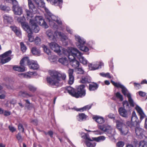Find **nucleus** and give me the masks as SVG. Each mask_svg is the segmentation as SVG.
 Wrapping results in <instances>:
<instances>
[{
  "instance_id": "obj_1",
  "label": "nucleus",
  "mask_w": 147,
  "mask_h": 147,
  "mask_svg": "<svg viewBox=\"0 0 147 147\" xmlns=\"http://www.w3.org/2000/svg\"><path fill=\"white\" fill-rule=\"evenodd\" d=\"M48 72L50 77H47V80L48 83L52 86L57 87L61 86L66 78L65 73L55 70H50Z\"/></svg>"
},
{
  "instance_id": "obj_2",
  "label": "nucleus",
  "mask_w": 147,
  "mask_h": 147,
  "mask_svg": "<svg viewBox=\"0 0 147 147\" xmlns=\"http://www.w3.org/2000/svg\"><path fill=\"white\" fill-rule=\"evenodd\" d=\"M76 51V49L71 48L70 51L68 52V58L70 62V65L74 68H77L79 66L80 63L76 59V58H77V56H75L74 55L76 53L74 51Z\"/></svg>"
},
{
  "instance_id": "obj_3",
  "label": "nucleus",
  "mask_w": 147,
  "mask_h": 147,
  "mask_svg": "<svg viewBox=\"0 0 147 147\" xmlns=\"http://www.w3.org/2000/svg\"><path fill=\"white\" fill-rule=\"evenodd\" d=\"M128 101L124 100L123 102V107L129 110L131 109V107H134L135 106V103L132 99L130 94H129L127 95Z\"/></svg>"
},
{
  "instance_id": "obj_4",
  "label": "nucleus",
  "mask_w": 147,
  "mask_h": 147,
  "mask_svg": "<svg viewBox=\"0 0 147 147\" xmlns=\"http://www.w3.org/2000/svg\"><path fill=\"white\" fill-rule=\"evenodd\" d=\"M75 38L76 40L78 42L76 44V45L80 50L84 52H87L88 51L89 49L86 46H84L85 41L83 39H82L79 36H76Z\"/></svg>"
},
{
  "instance_id": "obj_5",
  "label": "nucleus",
  "mask_w": 147,
  "mask_h": 147,
  "mask_svg": "<svg viewBox=\"0 0 147 147\" xmlns=\"http://www.w3.org/2000/svg\"><path fill=\"white\" fill-rule=\"evenodd\" d=\"M25 63H26L30 69L35 70L38 69L39 66L36 62L34 61H30L29 57H25L23 58Z\"/></svg>"
},
{
  "instance_id": "obj_6",
  "label": "nucleus",
  "mask_w": 147,
  "mask_h": 147,
  "mask_svg": "<svg viewBox=\"0 0 147 147\" xmlns=\"http://www.w3.org/2000/svg\"><path fill=\"white\" fill-rule=\"evenodd\" d=\"M85 87V85L84 84L80 85L78 87L75 95L76 98L82 97L85 95L86 90L84 89Z\"/></svg>"
},
{
  "instance_id": "obj_7",
  "label": "nucleus",
  "mask_w": 147,
  "mask_h": 147,
  "mask_svg": "<svg viewBox=\"0 0 147 147\" xmlns=\"http://www.w3.org/2000/svg\"><path fill=\"white\" fill-rule=\"evenodd\" d=\"M94 138H90L89 136L86 135L84 139L86 140L85 143L86 146L88 147H95L96 144V143L94 142V140H93Z\"/></svg>"
},
{
  "instance_id": "obj_8",
  "label": "nucleus",
  "mask_w": 147,
  "mask_h": 147,
  "mask_svg": "<svg viewBox=\"0 0 147 147\" xmlns=\"http://www.w3.org/2000/svg\"><path fill=\"white\" fill-rule=\"evenodd\" d=\"M24 61L23 60V58L21 60L20 62V66L14 65L13 67V69L15 71H18V72H24L25 71V68L24 66Z\"/></svg>"
},
{
  "instance_id": "obj_9",
  "label": "nucleus",
  "mask_w": 147,
  "mask_h": 147,
  "mask_svg": "<svg viewBox=\"0 0 147 147\" xmlns=\"http://www.w3.org/2000/svg\"><path fill=\"white\" fill-rule=\"evenodd\" d=\"M35 22L40 26L43 27L45 28H48V26L41 16H36L35 17Z\"/></svg>"
},
{
  "instance_id": "obj_10",
  "label": "nucleus",
  "mask_w": 147,
  "mask_h": 147,
  "mask_svg": "<svg viewBox=\"0 0 147 147\" xmlns=\"http://www.w3.org/2000/svg\"><path fill=\"white\" fill-rule=\"evenodd\" d=\"M76 53V54L74 55L75 56H77V58L79 59L80 62L84 65H86L87 63V61L84 57L82 55L81 53L76 49V51H74Z\"/></svg>"
},
{
  "instance_id": "obj_11",
  "label": "nucleus",
  "mask_w": 147,
  "mask_h": 147,
  "mask_svg": "<svg viewBox=\"0 0 147 147\" xmlns=\"http://www.w3.org/2000/svg\"><path fill=\"white\" fill-rule=\"evenodd\" d=\"M135 132L136 135L140 139L146 138L144 134L146 132L143 129L139 127H136L135 128Z\"/></svg>"
},
{
  "instance_id": "obj_12",
  "label": "nucleus",
  "mask_w": 147,
  "mask_h": 147,
  "mask_svg": "<svg viewBox=\"0 0 147 147\" xmlns=\"http://www.w3.org/2000/svg\"><path fill=\"white\" fill-rule=\"evenodd\" d=\"M49 46L51 49L54 51L59 54L60 53L61 51L60 49V47L57 43L55 42H51L50 43Z\"/></svg>"
},
{
  "instance_id": "obj_13",
  "label": "nucleus",
  "mask_w": 147,
  "mask_h": 147,
  "mask_svg": "<svg viewBox=\"0 0 147 147\" xmlns=\"http://www.w3.org/2000/svg\"><path fill=\"white\" fill-rule=\"evenodd\" d=\"M30 23L31 26V30L35 33H38L39 30V28L35 21L34 20L30 19Z\"/></svg>"
},
{
  "instance_id": "obj_14",
  "label": "nucleus",
  "mask_w": 147,
  "mask_h": 147,
  "mask_svg": "<svg viewBox=\"0 0 147 147\" xmlns=\"http://www.w3.org/2000/svg\"><path fill=\"white\" fill-rule=\"evenodd\" d=\"M13 10L16 15H21L22 13V9L21 7L18 5V2L16 3L13 4Z\"/></svg>"
},
{
  "instance_id": "obj_15",
  "label": "nucleus",
  "mask_w": 147,
  "mask_h": 147,
  "mask_svg": "<svg viewBox=\"0 0 147 147\" xmlns=\"http://www.w3.org/2000/svg\"><path fill=\"white\" fill-rule=\"evenodd\" d=\"M74 72V70L73 69H69L68 71V74L69 77L68 82L70 84H72L74 82V77L73 75Z\"/></svg>"
},
{
  "instance_id": "obj_16",
  "label": "nucleus",
  "mask_w": 147,
  "mask_h": 147,
  "mask_svg": "<svg viewBox=\"0 0 147 147\" xmlns=\"http://www.w3.org/2000/svg\"><path fill=\"white\" fill-rule=\"evenodd\" d=\"M125 108L123 107H120L118 109V112L121 116L125 118H127L128 117L127 111Z\"/></svg>"
},
{
  "instance_id": "obj_17",
  "label": "nucleus",
  "mask_w": 147,
  "mask_h": 147,
  "mask_svg": "<svg viewBox=\"0 0 147 147\" xmlns=\"http://www.w3.org/2000/svg\"><path fill=\"white\" fill-rule=\"evenodd\" d=\"M55 34L57 37L60 38L61 40L62 41H63L67 39V36L63 32L56 31L55 32Z\"/></svg>"
},
{
  "instance_id": "obj_18",
  "label": "nucleus",
  "mask_w": 147,
  "mask_h": 147,
  "mask_svg": "<svg viewBox=\"0 0 147 147\" xmlns=\"http://www.w3.org/2000/svg\"><path fill=\"white\" fill-rule=\"evenodd\" d=\"M0 59H1V62L2 64H4L8 62L11 59L10 57H7L6 55H5V53H4L0 56Z\"/></svg>"
},
{
  "instance_id": "obj_19",
  "label": "nucleus",
  "mask_w": 147,
  "mask_h": 147,
  "mask_svg": "<svg viewBox=\"0 0 147 147\" xmlns=\"http://www.w3.org/2000/svg\"><path fill=\"white\" fill-rule=\"evenodd\" d=\"M98 87V85L96 83L91 82L89 85L88 89L90 91H94L96 90Z\"/></svg>"
},
{
  "instance_id": "obj_20",
  "label": "nucleus",
  "mask_w": 147,
  "mask_h": 147,
  "mask_svg": "<svg viewBox=\"0 0 147 147\" xmlns=\"http://www.w3.org/2000/svg\"><path fill=\"white\" fill-rule=\"evenodd\" d=\"M28 6L29 9L32 13H35L37 9L34 4L32 3L31 0H28Z\"/></svg>"
},
{
  "instance_id": "obj_21",
  "label": "nucleus",
  "mask_w": 147,
  "mask_h": 147,
  "mask_svg": "<svg viewBox=\"0 0 147 147\" xmlns=\"http://www.w3.org/2000/svg\"><path fill=\"white\" fill-rule=\"evenodd\" d=\"M90 79L87 76H83L80 78V82L83 84H89L91 82Z\"/></svg>"
},
{
  "instance_id": "obj_22",
  "label": "nucleus",
  "mask_w": 147,
  "mask_h": 147,
  "mask_svg": "<svg viewBox=\"0 0 147 147\" xmlns=\"http://www.w3.org/2000/svg\"><path fill=\"white\" fill-rule=\"evenodd\" d=\"M87 118V116L84 113H79L76 116L77 120L79 121H82L86 120Z\"/></svg>"
},
{
  "instance_id": "obj_23",
  "label": "nucleus",
  "mask_w": 147,
  "mask_h": 147,
  "mask_svg": "<svg viewBox=\"0 0 147 147\" xmlns=\"http://www.w3.org/2000/svg\"><path fill=\"white\" fill-rule=\"evenodd\" d=\"M10 28L18 36H21V31L19 28L15 26H11Z\"/></svg>"
},
{
  "instance_id": "obj_24",
  "label": "nucleus",
  "mask_w": 147,
  "mask_h": 147,
  "mask_svg": "<svg viewBox=\"0 0 147 147\" xmlns=\"http://www.w3.org/2000/svg\"><path fill=\"white\" fill-rule=\"evenodd\" d=\"M136 109L140 116V119L142 120L144 117V114L141 108L138 106H137Z\"/></svg>"
},
{
  "instance_id": "obj_25",
  "label": "nucleus",
  "mask_w": 147,
  "mask_h": 147,
  "mask_svg": "<svg viewBox=\"0 0 147 147\" xmlns=\"http://www.w3.org/2000/svg\"><path fill=\"white\" fill-rule=\"evenodd\" d=\"M3 18L4 22L11 23L13 21L12 18L10 16L5 14L3 15Z\"/></svg>"
},
{
  "instance_id": "obj_26",
  "label": "nucleus",
  "mask_w": 147,
  "mask_h": 147,
  "mask_svg": "<svg viewBox=\"0 0 147 147\" xmlns=\"http://www.w3.org/2000/svg\"><path fill=\"white\" fill-rule=\"evenodd\" d=\"M66 90L69 94L71 96L75 97V96L76 94L75 90L71 87H67L66 88Z\"/></svg>"
},
{
  "instance_id": "obj_27",
  "label": "nucleus",
  "mask_w": 147,
  "mask_h": 147,
  "mask_svg": "<svg viewBox=\"0 0 147 147\" xmlns=\"http://www.w3.org/2000/svg\"><path fill=\"white\" fill-rule=\"evenodd\" d=\"M121 135H127L129 131L128 128L125 125L119 130Z\"/></svg>"
},
{
  "instance_id": "obj_28",
  "label": "nucleus",
  "mask_w": 147,
  "mask_h": 147,
  "mask_svg": "<svg viewBox=\"0 0 147 147\" xmlns=\"http://www.w3.org/2000/svg\"><path fill=\"white\" fill-rule=\"evenodd\" d=\"M51 2L53 3V5L59 6L60 8L62 7L63 2L62 0H52Z\"/></svg>"
},
{
  "instance_id": "obj_29",
  "label": "nucleus",
  "mask_w": 147,
  "mask_h": 147,
  "mask_svg": "<svg viewBox=\"0 0 147 147\" xmlns=\"http://www.w3.org/2000/svg\"><path fill=\"white\" fill-rule=\"evenodd\" d=\"M46 34L50 39L54 40L55 36L54 35L53 31L51 30H48L46 32Z\"/></svg>"
},
{
  "instance_id": "obj_30",
  "label": "nucleus",
  "mask_w": 147,
  "mask_h": 147,
  "mask_svg": "<svg viewBox=\"0 0 147 147\" xmlns=\"http://www.w3.org/2000/svg\"><path fill=\"white\" fill-rule=\"evenodd\" d=\"M31 51L32 53L34 55L38 56H39L40 55V50L35 47H32L31 49Z\"/></svg>"
},
{
  "instance_id": "obj_31",
  "label": "nucleus",
  "mask_w": 147,
  "mask_h": 147,
  "mask_svg": "<svg viewBox=\"0 0 147 147\" xmlns=\"http://www.w3.org/2000/svg\"><path fill=\"white\" fill-rule=\"evenodd\" d=\"M93 119H94L96 121L100 124L104 122V118L98 116H95L93 117Z\"/></svg>"
},
{
  "instance_id": "obj_32",
  "label": "nucleus",
  "mask_w": 147,
  "mask_h": 147,
  "mask_svg": "<svg viewBox=\"0 0 147 147\" xmlns=\"http://www.w3.org/2000/svg\"><path fill=\"white\" fill-rule=\"evenodd\" d=\"M131 121L136 123V124L138 123V120L136 115V113L134 111L133 112L132 115L131 117Z\"/></svg>"
},
{
  "instance_id": "obj_33",
  "label": "nucleus",
  "mask_w": 147,
  "mask_h": 147,
  "mask_svg": "<svg viewBox=\"0 0 147 147\" xmlns=\"http://www.w3.org/2000/svg\"><path fill=\"white\" fill-rule=\"evenodd\" d=\"M24 29L27 32V33L31 32L32 30L29 26L28 24L26 22L21 25Z\"/></svg>"
},
{
  "instance_id": "obj_34",
  "label": "nucleus",
  "mask_w": 147,
  "mask_h": 147,
  "mask_svg": "<svg viewBox=\"0 0 147 147\" xmlns=\"http://www.w3.org/2000/svg\"><path fill=\"white\" fill-rule=\"evenodd\" d=\"M98 128L101 130L105 132H109V129L108 127L104 125H101L98 126Z\"/></svg>"
},
{
  "instance_id": "obj_35",
  "label": "nucleus",
  "mask_w": 147,
  "mask_h": 147,
  "mask_svg": "<svg viewBox=\"0 0 147 147\" xmlns=\"http://www.w3.org/2000/svg\"><path fill=\"white\" fill-rule=\"evenodd\" d=\"M59 61L64 65H67L68 64L67 60L65 57L59 58Z\"/></svg>"
},
{
  "instance_id": "obj_36",
  "label": "nucleus",
  "mask_w": 147,
  "mask_h": 147,
  "mask_svg": "<svg viewBox=\"0 0 147 147\" xmlns=\"http://www.w3.org/2000/svg\"><path fill=\"white\" fill-rule=\"evenodd\" d=\"M29 90L33 92H35L37 89V88L31 84L28 85L26 86Z\"/></svg>"
},
{
  "instance_id": "obj_37",
  "label": "nucleus",
  "mask_w": 147,
  "mask_h": 147,
  "mask_svg": "<svg viewBox=\"0 0 147 147\" xmlns=\"http://www.w3.org/2000/svg\"><path fill=\"white\" fill-rule=\"evenodd\" d=\"M0 8L1 10L6 12H8L10 10L9 7L3 5H0Z\"/></svg>"
},
{
  "instance_id": "obj_38",
  "label": "nucleus",
  "mask_w": 147,
  "mask_h": 147,
  "mask_svg": "<svg viewBox=\"0 0 147 147\" xmlns=\"http://www.w3.org/2000/svg\"><path fill=\"white\" fill-rule=\"evenodd\" d=\"M116 123L117 128L118 130L122 128L124 126H123V123L119 120H117Z\"/></svg>"
},
{
  "instance_id": "obj_39",
  "label": "nucleus",
  "mask_w": 147,
  "mask_h": 147,
  "mask_svg": "<svg viewBox=\"0 0 147 147\" xmlns=\"http://www.w3.org/2000/svg\"><path fill=\"white\" fill-rule=\"evenodd\" d=\"M111 82L113 86L117 88H120L121 89V88L124 86L123 85L121 84L120 83H119L115 82L113 80L111 81Z\"/></svg>"
},
{
  "instance_id": "obj_40",
  "label": "nucleus",
  "mask_w": 147,
  "mask_h": 147,
  "mask_svg": "<svg viewBox=\"0 0 147 147\" xmlns=\"http://www.w3.org/2000/svg\"><path fill=\"white\" fill-rule=\"evenodd\" d=\"M16 138L19 142L21 143L23 140V138L20 133H18L16 136Z\"/></svg>"
},
{
  "instance_id": "obj_41",
  "label": "nucleus",
  "mask_w": 147,
  "mask_h": 147,
  "mask_svg": "<svg viewBox=\"0 0 147 147\" xmlns=\"http://www.w3.org/2000/svg\"><path fill=\"white\" fill-rule=\"evenodd\" d=\"M42 47L43 48L44 52L48 55H51V51L48 47L45 45H42Z\"/></svg>"
},
{
  "instance_id": "obj_42",
  "label": "nucleus",
  "mask_w": 147,
  "mask_h": 147,
  "mask_svg": "<svg viewBox=\"0 0 147 147\" xmlns=\"http://www.w3.org/2000/svg\"><path fill=\"white\" fill-rule=\"evenodd\" d=\"M17 20L19 22L21 23V25L26 22V19L24 16L18 18Z\"/></svg>"
},
{
  "instance_id": "obj_43",
  "label": "nucleus",
  "mask_w": 147,
  "mask_h": 147,
  "mask_svg": "<svg viewBox=\"0 0 147 147\" xmlns=\"http://www.w3.org/2000/svg\"><path fill=\"white\" fill-rule=\"evenodd\" d=\"M105 139V138L104 136H102L96 138H94L93 140L97 142H99L100 140H104Z\"/></svg>"
},
{
  "instance_id": "obj_44",
  "label": "nucleus",
  "mask_w": 147,
  "mask_h": 147,
  "mask_svg": "<svg viewBox=\"0 0 147 147\" xmlns=\"http://www.w3.org/2000/svg\"><path fill=\"white\" fill-rule=\"evenodd\" d=\"M121 89L122 93L125 96H127V94L130 93L128 92L127 89L124 86L122 88H121Z\"/></svg>"
},
{
  "instance_id": "obj_45",
  "label": "nucleus",
  "mask_w": 147,
  "mask_h": 147,
  "mask_svg": "<svg viewBox=\"0 0 147 147\" xmlns=\"http://www.w3.org/2000/svg\"><path fill=\"white\" fill-rule=\"evenodd\" d=\"M20 44L21 50L23 53L25 52L27 49L26 46L24 44V43L22 42L20 43Z\"/></svg>"
},
{
  "instance_id": "obj_46",
  "label": "nucleus",
  "mask_w": 147,
  "mask_h": 147,
  "mask_svg": "<svg viewBox=\"0 0 147 147\" xmlns=\"http://www.w3.org/2000/svg\"><path fill=\"white\" fill-rule=\"evenodd\" d=\"M28 33V40L31 42H32L34 40V38L32 35V31L31 32Z\"/></svg>"
},
{
  "instance_id": "obj_47",
  "label": "nucleus",
  "mask_w": 147,
  "mask_h": 147,
  "mask_svg": "<svg viewBox=\"0 0 147 147\" xmlns=\"http://www.w3.org/2000/svg\"><path fill=\"white\" fill-rule=\"evenodd\" d=\"M115 96L116 97L119 99L121 101H123V98L122 95L119 92H117L115 93Z\"/></svg>"
},
{
  "instance_id": "obj_48",
  "label": "nucleus",
  "mask_w": 147,
  "mask_h": 147,
  "mask_svg": "<svg viewBox=\"0 0 147 147\" xmlns=\"http://www.w3.org/2000/svg\"><path fill=\"white\" fill-rule=\"evenodd\" d=\"M56 18H56V17L53 15H52L50 17V18H48L50 24L51 25L52 24L51 23L52 22V20L55 21Z\"/></svg>"
},
{
  "instance_id": "obj_49",
  "label": "nucleus",
  "mask_w": 147,
  "mask_h": 147,
  "mask_svg": "<svg viewBox=\"0 0 147 147\" xmlns=\"http://www.w3.org/2000/svg\"><path fill=\"white\" fill-rule=\"evenodd\" d=\"M125 145L124 142L122 141H119L116 144V147H123Z\"/></svg>"
},
{
  "instance_id": "obj_50",
  "label": "nucleus",
  "mask_w": 147,
  "mask_h": 147,
  "mask_svg": "<svg viewBox=\"0 0 147 147\" xmlns=\"http://www.w3.org/2000/svg\"><path fill=\"white\" fill-rule=\"evenodd\" d=\"M77 74H82L84 73V71L81 68H78L76 69Z\"/></svg>"
},
{
  "instance_id": "obj_51",
  "label": "nucleus",
  "mask_w": 147,
  "mask_h": 147,
  "mask_svg": "<svg viewBox=\"0 0 147 147\" xmlns=\"http://www.w3.org/2000/svg\"><path fill=\"white\" fill-rule=\"evenodd\" d=\"M24 101L26 102L29 104L27 106V107L28 110H30L33 107V106L32 105H30V103L28 100H25Z\"/></svg>"
},
{
  "instance_id": "obj_52",
  "label": "nucleus",
  "mask_w": 147,
  "mask_h": 147,
  "mask_svg": "<svg viewBox=\"0 0 147 147\" xmlns=\"http://www.w3.org/2000/svg\"><path fill=\"white\" fill-rule=\"evenodd\" d=\"M140 147H147V143L144 141H141L139 143Z\"/></svg>"
},
{
  "instance_id": "obj_53",
  "label": "nucleus",
  "mask_w": 147,
  "mask_h": 147,
  "mask_svg": "<svg viewBox=\"0 0 147 147\" xmlns=\"http://www.w3.org/2000/svg\"><path fill=\"white\" fill-rule=\"evenodd\" d=\"M41 40L40 38L38 36L36 37L34 40L35 43L36 45H38L40 44L41 42Z\"/></svg>"
},
{
  "instance_id": "obj_54",
  "label": "nucleus",
  "mask_w": 147,
  "mask_h": 147,
  "mask_svg": "<svg viewBox=\"0 0 147 147\" xmlns=\"http://www.w3.org/2000/svg\"><path fill=\"white\" fill-rule=\"evenodd\" d=\"M18 129L20 131H21L22 133L24 132V128L23 125L21 123L19 124L18 126Z\"/></svg>"
},
{
  "instance_id": "obj_55",
  "label": "nucleus",
  "mask_w": 147,
  "mask_h": 147,
  "mask_svg": "<svg viewBox=\"0 0 147 147\" xmlns=\"http://www.w3.org/2000/svg\"><path fill=\"white\" fill-rule=\"evenodd\" d=\"M19 75L21 77H23L24 78H30V76L28 74L26 73H22L19 74Z\"/></svg>"
},
{
  "instance_id": "obj_56",
  "label": "nucleus",
  "mask_w": 147,
  "mask_h": 147,
  "mask_svg": "<svg viewBox=\"0 0 147 147\" xmlns=\"http://www.w3.org/2000/svg\"><path fill=\"white\" fill-rule=\"evenodd\" d=\"M26 93H27V92H26L20 91L19 93V94L23 97L28 98V97L26 96Z\"/></svg>"
},
{
  "instance_id": "obj_57",
  "label": "nucleus",
  "mask_w": 147,
  "mask_h": 147,
  "mask_svg": "<svg viewBox=\"0 0 147 147\" xmlns=\"http://www.w3.org/2000/svg\"><path fill=\"white\" fill-rule=\"evenodd\" d=\"M90 65L92 66L91 69L92 70H95L99 68V65H92L90 64Z\"/></svg>"
},
{
  "instance_id": "obj_58",
  "label": "nucleus",
  "mask_w": 147,
  "mask_h": 147,
  "mask_svg": "<svg viewBox=\"0 0 147 147\" xmlns=\"http://www.w3.org/2000/svg\"><path fill=\"white\" fill-rule=\"evenodd\" d=\"M139 95L141 97H144L146 94V93L142 91H139L138 92Z\"/></svg>"
},
{
  "instance_id": "obj_59",
  "label": "nucleus",
  "mask_w": 147,
  "mask_h": 147,
  "mask_svg": "<svg viewBox=\"0 0 147 147\" xmlns=\"http://www.w3.org/2000/svg\"><path fill=\"white\" fill-rule=\"evenodd\" d=\"M135 123H134L133 122H130V121H127V124L130 127H132L134 126V124Z\"/></svg>"
},
{
  "instance_id": "obj_60",
  "label": "nucleus",
  "mask_w": 147,
  "mask_h": 147,
  "mask_svg": "<svg viewBox=\"0 0 147 147\" xmlns=\"http://www.w3.org/2000/svg\"><path fill=\"white\" fill-rule=\"evenodd\" d=\"M26 13L27 16L28 17L32 18L33 17L32 14V13H31L30 11L28 10H26Z\"/></svg>"
},
{
  "instance_id": "obj_61",
  "label": "nucleus",
  "mask_w": 147,
  "mask_h": 147,
  "mask_svg": "<svg viewBox=\"0 0 147 147\" xmlns=\"http://www.w3.org/2000/svg\"><path fill=\"white\" fill-rule=\"evenodd\" d=\"M134 84L135 87L137 89H140L141 87L140 84L139 83L135 82L134 83Z\"/></svg>"
},
{
  "instance_id": "obj_62",
  "label": "nucleus",
  "mask_w": 147,
  "mask_h": 147,
  "mask_svg": "<svg viewBox=\"0 0 147 147\" xmlns=\"http://www.w3.org/2000/svg\"><path fill=\"white\" fill-rule=\"evenodd\" d=\"M4 1L9 3H12L13 4H14V3L16 4L17 3L16 0H4Z\"/></svg>"
},
{
  "instance_id": "obj_63",
  "label": "nucleus",
  "mask_w": 147,
  "mask_h": 147,
  "mask_svg": "<svg viewBox=\"0 0 147 147\" xmlns=\"http://www.w3.org/2000/svg\"><path fill=\"white\" fill-rule=\"evenodd\" d=\"M31 123L34 125H37L38 124V121L36 119H32L31 121Z\"/></svg>"
},
{
  "instance_id": "obj_64",
  "label": "nucleus",
  "mask_w": 147,
  "mask_h": 147,
  "mask_svg": "<svg viewBox=\"0 0 147 147\" xmlns=\"http://www.w3.org/2000/svg\"><path fill=\"white\" fill-rule=\"evenodd\" d=\"M38 6H40L41 7L44 8L45 7V3L42 1H41L40 2L39 5H38Z\"/></svg>"
}]
</instances>
